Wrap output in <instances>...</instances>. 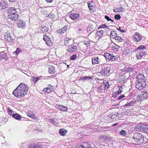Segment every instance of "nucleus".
<instances>
[{"label":"nucleus","instance_id":"nucleus-44","mask_svg":"<svg viewBox=\"0 0 148 148\" xmlns=\"http://www.w3.org/2000/svg\"><path fill=\"white\" fill-rule=\"evenodd\" d=\"M21 50L20 48H17L16 50L13 52V53L15 54V55L17 56L18 55Z\"/></svg>","mask_w":148,"mask_h":148},{"label":"nucleus","instance_id":"nucleus-25","mask_svg":"<svg viewBox=\"0 0 148 148\" xmlns=\"http://www.w3.org/2000/svg\"><path fill=\"white\" fill-rule=\"evenodd\" d=\"M72 41V40L71 38H65L64 39V45L65 46H67L68 45L70 44Z\"/></svg>","mask_w":148,"mask_h":148},{"label":"nucleus","instance_id":"nucleus-57","mask_svg":"<svg viewBox=\"0 0 148 148\" xmlns=\"http://www.w3.org/2000/svg\"><path fill=\"white\" fill-rule=\"evenodd\" d=\"M132 69L130 68H127V69H126V71L128 72H132Z\"/></svg>","mask_w":148,"mask_h":148},{"label":"nucleus","instance_id":"nucleus-15","mask_svg":"<svg viewBox=\"0 0 148 148\" xmlns=\"http://www.w3.org/2000/svg\"><path fill=\"white\" fill-rule=\"evenodd\" d=\"M88 6L90 11L94 12L95 10V3L92 1H89L88 3Z\"/></svg>","mask_w":148,"mask_h":148},{"label":"nucleus","instance_id":"nucleus-7","mask_svg":"<svg viewBox=\"0 0 148 148\" xmlns=\"http://www.w3.org/2000/svg\"><path fill=\"white\" fill-rule=\"evenodd\" d=\"M146 85L145 81L137 82L136 84V87L137 89L141 90L144 88Z\"/></svg>","mask_w":148,"mask_h":148},{"label":"nucleus","instance_id":"nucleus-47","mask_svg":"<svg viewBox=\"0 0 148 148\" xmlns=\"http://www.w3.org/2000/svg\"><path fill=\"white\" fill-rule=\"evenodd\" d=\"M110 85H109V83L108 82H106L105 84V86L104 87V89L107 90L109 88Z\"/></svg>","mask_w":148,"mask_h":148},{"label":"nucleus","instance_id":"nucleus-26","mask_svg":"<svg viewBox=\"0 0 148 148\" xmlns=\"http://www.w3.org/2000/svg\"><path fill=\"white\" fill-rule=\"evenodd\" d=\"M110 47L113 50L115 51H117L120 48V46L114 43H113L110 45Z\"/></svg>","mask_w":148,"mask_h":148},{"label":"nucleus","instance_id":"nucleus-49","mask_svg":"<svg viewBox=\"0 0 148 148\" xmlns=\"http://www.w3.org/2000/svg\"><path fill=\"white\" fill-rule=\"evenodd\" d=\"M60 107H61V110L62 111H67L68 108L66 107L63 106L62 105L60 106Z\"/></svg>","mask_w":148,"mask_h":148},{"label":"nucleus","instance_id":"nucleus-59","mask_svg":"<svg viewBox=\"0 0 148 148\" xmlns=\"http://www.w3.org/2000/svg\"><path fill=\"white\" fill-rule=\"evenodd\" d=\"M118 58V56H114V59H113V60H112V61L116 60Z\"/></svg>","mask_w":148,"mask_h":148},{"label":"nucleus","instance_id":"nucleus-12","mask_svg":"<svg viewBox=\"0 0 148 148\" xmlns=\"http://www.w3.org/2000/svg\"><path fill=\"white\" fill-rule=\"evenodd\" d=\"M48 87H46L43 89V91L45 92V93H49L53 92L54 90V88L53 86H51L50 84L48 85Z\"/></svg>","mask_w":148,"mask_h":148},{"label":"nucleus","instance_id":"nucleus-36","mask_svg":"<svg viewBox=\"0 0 148 148\" xmlns=\"http://www.w3.org/2000/svg\"><path fill=\"white\" fill-rule=\"evenodd\" d=\"M12 116L14 118L18 120L21 119V116L17 114H15L12 115Z\"/></svg>","mask_w":148,"mask_h":148},{"label":"nucleus","instance_id":"nucleus-35","mask_svg":"<svg viewBox=\"0 0 148 148\" xmlns=\"http://www.w3.org/2000/svg\"><path fill=\"white\" fill-rule=\"evenodd\" d=\"M130 52V51L128 48L126 47L124 49L123 51V54L124 55H127L129 54Z\"/></svg>","mask_w":148,"mask_h":148},{"label":"nucleus","instance_id":"nucleus-38","mask_svg":"<svg viewBox=\"0 0 148 148\" xmlns=\"http://www.w3.org/2000/svg\"><path fill=\"white\" fill-rule=\"evenodd\" d=\"M117 35L116 32L114 31H112L111 32L110 34V37L112 38H114Z\"/></svg>","mask_w":148,"mask_h":148},{"label":"nucleus","instance_id":"nucleus-42","mask_svg":"<svg viewBox=\"0 0 148 148\" xmlns=\"http://www.w3.org/2000/svg\"><path fill=\"white\" fill-rule=\"evenodd\" d=\"M119 134L123 136H125L127 134V133L124 130H122L120 132Z\"/></svg>","mask_w":148,"mask_h":148},{"label":"nucleus","instance_id":"nucleus-13","mask_svg":"<svg viewBox=\"0 0 148 148\" xmlns=\"http://www.w3.org/2000/svg\"><path fill=\"white\" fill-rule=\"evenodd\" d=\"M132 38L134 40L137 42L140 41L142 38L141 36L138 32H136L133 36Z\"/></svg>","mask_w":148,"mask_h":148},{"label":"nucleus","instance_id":"nucleus-9","mask_svg":"<svg viewBox=\"0 0 148 148\" xmlns=\"http://www.w3.org/2000/svg\"><path fill=\"white\" fill-rule=\"evenodd\" d=\"M8 59L6 53L4 51L1 52L0 53V61H1V62H3L6 61Z\"/></svg>","mask_w":148,"mask_h":148},{"label":"nucleus","instance_id":"nucleus-55","mask_svg":"<svg viewBox=\"0 0 148 148\" xmlns=\"http://www.w3.org/2000/svg\"><path fill=\"white\" fill-rule=\"evenodd\" d=\"M98 90L100 92H102L103 89L101 87H98Z\"/></svg>","mask_w":148,"mask_h":148},{"label":"nucleus","instance_id":"nucleus-28","mask_svg":"<svg viewBox=\"0 0 148 148\" xmlns=\"http://www.w3.org/2000/svg\"><path fill=\"white\" fill-rule=\"evenodd\" d=\"M40 77H34L33 76H31L30 81L33 84H35L38 81Z\"/></svg>","mask_w":148,"mask_h":148},{"label":"nucleus","instance_id":"nucleus-62","mask_svg":"<svg viewBox=\"0 0 148 148\" xmlns=\"http://www.w3.org/2000/svg\"><path fill=\"white\" fill-rule=\"evenodd\" d=\"M119 88V90H122V89H123V86H118Z\"/></svg>","mask_w":148,"mask_h":148},{"label":"nucleus","instance_id":"nucleus-52","mask_svg":"<svg viewBox=\"0 0 148 148\" xmlns=\"http://www.w3.org/2000/svg\"><path fill=\"white\" fill-rule=\"evenodd\" d=\"M105 18L107 19L108 21H111L112 22L113 21V20L110 18L108 16L105 15Z\"/></svg>","mask_w":148,"mask_h":148},{"label":"nucleus","instance_id":"nucleus-11","mask_svg":"<svg viewBox=\"0 0 148 148\" xmlns=\"http://www.w3.org/2000/svg\"><path fill=\"white\" fill-rule=\"evenodd\" d=\"M17 25L18 27L24 29L26 26V24L25 21L22 20H19L17 22Z\"/></svg>","mask_w":148,"mask_h":148},{"label":"nucleus","instance_id":"nucleus-19","mask_svg":"<svg viewBox=\"0 0 148 148\" xmlns=\"http://www.w3.org/2000/svg\"><path fill=\"white\" fill-rule=\"evenodd\" d=\"M68 48L69 51L71 52L76 51L78 50L77 46L74 45H69Z\"/></svg>","mask_w":148,"mask_h":148},{"label":"nucleus","instance_id":"nucleus-31","mask_svg":"<svg viewBox=\"0 0 148 148\" xmlns=\"http://www.w3.org/2000/svg\"><path fill=\"white\" fill-rule=\"evenodd\" d=\"M146 47L143 45H141L139 46L135 50V52H141V51L145 49Z\"/></svg>","mask_w":148,"mask_h":148},{"label":"nucleus","instance_id":"nucleus-24","mask_svg":"<svg viewBox=\"0 0 148 148\" xmlns=\"http://www.w3.org/2000/svg\"><path fill=\"white\" fill-rule=\"evenodd\" d=\"M145 77L144 75L142 74H140L138 75L137 78V82L145 81Z\"/></svg>","mask_w":148,"mask_h":148},{"label":"nucleus","instance_id":"nucleus-2","mask_svg":"<svg viewBox=\"0 0 148 148\" xmlns=\"http://www.w3.org/2000/svg\"><path fill=\"white\" fill-rule=\"evenodd\" d=\"M8 18L11 20L16 21L19 18L18 13L14 7H10L7 10Z\"/></svg>","mask_w":148,"mask_h":148},{"label":"nucleus","instance_id":"nucleus-10","mask_svg":"<svg viewBox=\"0 0 148 148\" xmlns=\"http://www.w3.org/2000/svg\"><path fill=\"white\" fill-rule=\"evenodd\" d=\"M28 147V148H43V145L40 143H32L29 145Z\"/></svg>","mask_w":148,"mask_h":148},{"label":"nucleus","instance_id":"nucleus-43","mask_svg":"<svg viewBox=\"0 0 148 148\" xmlns=\"http://www.w3.org/2000/svg\"><path fill=\"white\" fill-rule=\"evenodd\" d=\"M46 44L48 46L51 47L53 45V42L51 40V39L48 40V41L46 42Z\"/></svg>","mask_w":148,"mask_h":148},{"label":"nucleus","instance_id":"nucleus-17","mask_svg":"<svg viewBox=\"0 0 148 148\" xmlns=\"http://www.w3.org/2000/svg\"><path fill=\"white\" fill-rule=\"evenodd\" d=\"M49 72L51 74H54L56 75L57 74L56 69L54 66L52 65H51L49 66Z\"/></svg>","mask_w":148,"mask_h":148},{"label":"nucleus","instance_id":"nucleus-29","mask_svg":"<svg viewBox=\"0 0 148 148\" xmlns=\"http://www.w3.org/2000/svg\"><path fill=\"white\" fill-rule=\"evenodd\" d=\"M67 132L68 131L65 129L62 128L60 130L59 133L61 136H64L66 134Z\"/></svg>","mask_w":148,"mask_h":148},{"label":"nucleus","instance_id":"nucleus-6","mask_svg":"<svg viewBox=\"0 0 148 148\" xmlns=\"http://www.w3.org/2000/svg\"><path fill=\"white\" fill-rule=\"evenodd\" d=\"M4 39L7 42H11L13 40L10 31L7 30L4 34Z\"/></svg>","mask_w":148,"mask_h":148},{"label":"nucleus","instance_id":"nucleus-27","mask_svg":"<svg viewBox=\"0 0 148 148\" xmlns=\"http://www.w3.org/2000/svg\"><path fill=\"white\" fill-rule=\"evenodd\" d=\"M67 29V26H64V27L58 30L57 32L60 34H62L65 32Z\"/></svg>","mask_w":148,"mask_h":148},{"label":"nucleus","instance_id":"nucleus-53","mask_svg":"<svg viewBox=\"0 0 148 148\" xmlns=\"http://www.w3.org/2000/svg\"><path fill=\"white\" fill-rule=\"evenodd\" d=\"M7 111L9 114L12 115V114L13 113V112L12 110H10L9 108H7Z\"/></svg>","mask_w":148,"mask_h":148},{"label":"nucleus","instance_id":"nucleus-5","mask_svg":"<svg viewBox=\"0 0 148 148\" xmlns=\"http://www.w3.org/2000/svg\"><path fill=\"white\" fill-rule=\"evenodd\" d=\"M136 54L137 58L138 59H140L144 58L146 56H148L147 51L144 52H135Z\"/></svg>","mask_w":148,"mask_h":148},{"label":"nucleus","instance_id":"nucleus-18","mask_svg":"<svg viewBox=\"0 0 148 148\" xmlns=\"http://www.w3.org/2000/svg\"><path fill=\"white\" fill-rule=\"evenodd\" d=\"M141 93L142 95H140L142 98L141 100H145L148 98V93L147 91L144 90L141 92Z\"/></svg>","mask_w":148,"mask_h":148},{"label":"nucleus","instance_id":"nucleus-33","mask_svg":"<svg viewBox=\"0 0 148 148\" xmlns=\"http://www.w3.org/2000/svg\"><path fill=\"white\" fill-rule=\"evenodd\" d=\"M122 92L121 90H119L118 91L114 92L113 94V96L114 98H116Z\"/></svg>","mask_w":148,"mask_h":148},{"label":"nucleus","instance_id":"nucleus-54","mask_svg":"<svg viewBox=\"0 0 148 148\" xmlns=\"http://www.w3.org/2000/svg\"><path fill=\"white\" fill-rule=\"evenodd\" d=\"M125 96L124 95H120L119 97L118 98V100H120L122 98L124 97Z\"/></svg>","mask_w":148,"mask_h":148},{"label":"nucleus","instance_id":"nucleus-40","mask_svg":"<svg viewBox=\"0 0 148 148\" xmlns=\"http://www.w3.org/2000/svg\"><path fill=\"white\" fill-rule=\"evenodd\" d=\"M123 9L121 7L116 8L114 10V11L115 12H123Z\"/></svg>","mask_w":148,"mask_h":148},{"label":"nucleus","instance_id":"nucleus-64","mask_svg":"<svg viewBox=\"0 0 148 148\" xmlns=\"http://www.w3.org/2000/svg\"><path fill=\"white\" fill-rule=\"evenodd\" d=\"M146 71L147 73H148V67L146 69Z\"/></svg>","mask_w":148,"mask_h":148},{"label":"nucleus","instance_id":"nucleus-1","mask_svg":"<svg viewBox=\"0 0 148 148\" xmlns=\"http://www.w3.org/2000/svg\"><path fill=\"white\" fill-rule=\"evenodd\" d=\"M29 89L27 84L23 83H21L15 89L12 94L15 97L18 98H22L26 96Z\"/></svg>","mask_w":148,"mask_h":148},{"label":"nucleus","instance_id":"nucleus-30","mask_svg":"<svg viewBox=\"0 0 148 148\" xmlns=\"http://www.w3.org/2000/svg\"><path fill=\"white\" fill-rule=\"evenodd\" d=\"M107 137L105 136L101 135L99 137V141L100 142H104L107 139Z\"/></svg>","mask_w":148,"mask_h":148},{"label":"nucleus","instance_id":"nucleus-8","mask_svg":"<svg viewBox=\"0 0 148 148\" xmlns=\"http://www.w3.org/2000/svg\"><path fill=\"white\" fill-rule=\"evenodd\" d=\"M69 15V18L73 20H76L80 17L79 14L75 12H70Z\"/></svg>","mask_w":148,"mask_h":148},{"label":"nucleus","instance_id":"nucleus-41","mask_svg":"<svg viewBox=\"0 0 148 148\" xmlns=\"http://www.w3.org/2000/svg\"><path fill=\"white\" fill-rule=\"evenodd\" d=\"M106 28L108 29H109V27L107 26L106 24H102L100 26L98 27V29H100L101 28Z\"/></svg>","mask_w":148,"mask_h":148},{"label":"nucleus","instance_id":"nucleus-22","mask_svg":"<svg viewBox=\"0 0 148 148\" xmlns=\"http://www.w3.org/2000/svg\"><path fill=\"white\" fill-rule=\"evenodd\" d=\"M103 33V30L97 31L95 35L96 38L98 40L102 36Z\"/></svg>","mask_w":148,"mask_h":148},{"label":"nucleus","instance_id":"nucleus-46","mask_svg":"<svg viewBox=\"0 0 148 148\" xmlns=\"http://www.w3.org/2000/svg\"><path fill=\"white\" fill-rule=\"evenodd\" d=\"M50 39L51 38L49 37H48L47 35H44L43 39L46 42H47L48 41V40H49V39Z\"/></svg>","mask_w":148,"mask_h":148},{"label":"nucleus","instance_id":"nucleus-50","mask_svg":"<svg viewBox=\"0 0 148 148\" xmlns=\"http://www.w3.org/2000/svg\"><path fill=\"white\" fill-rule=\"evenodd\" d=\"M114 18L116 20H119L121 18V16L119 14H116L114 16Z\"/></svg>","mask_w":148,"mask_h":148},{"label":"nucleus","instance_id":"nucleus-58","mask_svg":"<svg viewBox=\"0 0 148 148\" xmlns=\"http://www.w3.org/2000/svg\"><path fill=\"white\" fill-rule=\"evenodd\" d=\"M118 30L120 32H125L126 31L123 29H121V27H119V28L118 29Z\"/></svg>","mask_w":148,"mask_h":148},{"label":"nucleus","instance_id":"nucleus-63","mask_svg":"<svg viewBox=\"0 0 148 148\" xmlns=\"http://www.w3.org/2000/svg\"><path fill=\"white\" fill-rule=\"evenodd\" d=\"M124 107H127V106H129L128 103L127 104H125L124 105Z\"/></svg>","mask_w":148,"mask_h":148},{"label":"nucleus","instance_id":"nucleus-4","mask_svg":"<svg viewBox=\"0 0 148 148\" xmlns=\"http://www.w3.org/2000/svg\"><path fill=\"white\" fill-rule=\"evenodd\" d=\"M110 71V68L107 67H103L102 68L101 71L100 72L98 73L99 75L100 74L101 77H103L105 76L106 75L108 74Z\"/></svg>","mask_w":148,"mask_h":148},{"label":"nucleus","instance_id":"nucleus-3","mask_svg":"<svg viewBox=\"0 0 148 148\" xmlns=\"http://www.w3.org/2000/svg\"><path fill=\"white\" fill-rule=\"evenodd\" d=\"M134 129L138 131H148V125L143 124L140 123L136 125L134 127Z\"/></svg>","mask_w":148,"mask_h":148},{"label":"nucleus","instance_id":"nucleus-32","mask_svg":"<svg viewBox=\"0 0 148 148\" xmlns=\"http://www.w3.org/2000/svg\"><path fill=\"white\" fill-rule=\"evenodd\" d=\"M82 42L83 44L86 46V48L85 49H87L88 47L90 46L91 43L90 41L89 40H84Z\"/></svg>","mask_w":148,"mask_h":148},{"label":"nucleus","instance_id":"nucleus-45","mask_svg":"<svg viewBox=\"0 0 148 148\" xmlns=\"http://www.w3.org/2000/svg\"><path fill=\"white\" fill-rule=\"evenodd\" d=\"M110 121H113L115 120L116 118V115L115 114H113L111 115L110 116Z\"/></svg>","mask_w":148,"mask_h":148},{"label":"nucleus","instance_id":"nucleus-23","mask_svg":"<svg viewBox=\"0 0 148 148\" xmlns=\"http://www.w3.org/2000/svg\"><path fill=\"white\" fill-rule=\"evenodd\" d=\"M78 148H92L91 145L86 142L84 143L82 145L79 146Z\"/></svg>","mask_w":148,"mask_h":148},{"label":"nucleus","instance_id":"nucleus-21","mask_svg":"<svg viewBox=\"0 0 148 148\" xmlns=\"http://www.w3.org/2000/svg\"><path fill=\"white\" fill-rule=\"evenodd\" d=\"M92 61V64H99L100 62V59L98 57H93Z\"/></svg>","mask_w":148,"mask_h":148},{"label":"nucleus","instance_id":"nucleus-34","mask_svg":"<svg viewBox=\"0 0 148 148\" xmlns=\"http://www.w3.org/2000/svg\"><path fill=\"white\" fill-rule=\"evenodd\" d=\"M92 78L90 77L89 76H84L82 77H80L79 80H81L83 81L87 80H90V79H92Z\"/></svg>","mask_w":148,"mask_h":148},{"label":"nucleus","instance_id":"nucleus-37","mask_svg":"<svg viewBox=\"0 0 148 148\" xmlns=\"http://www.w3.org/2000/svg\"><path fill=\"white\" fill-rule=\"evenodd\" d=\"M27 115L29 117L31 118H33L35 116V114L34 113V112L32 111H29L27 113Z\"/></svg>","mask_w":148,"mask_h":148},{"label":"nucleus","instance_id":"nucleus-51","mask_svg":"<svg viewBox=\"0 0 148 148\" xmlns=\"http://www.w3.org/2000/svg\"><path fill=\"white\" fill-rule=\"evenodd\" d=\"M135 103V102L134 101H132L128 103L129 106H132Z\"/></svg>","mask_w":148,"mask_h":148},{"label":"nucleus","instance_id":"nucleus-16","mask_svg":"<svg viewBox=\"0 0 148 148\" xmlns=\"http://www.w3.org/2000/svg\"><path fill=\"white\" fill-rule=\"evenodd\" d=\"M142 138V135L140 133H135L133 138L136 142H138Z\"/></svg>","mask_w":148,"mask_h":148},{"label":"nucleus","instance_id":"nucleus-20","mask_svg":"<svg viewBox=\"0 0 148 148\" xmlns=\"http://www.w3.org/2000/svg\"><path fill=\"white\" fill-rule=\"evenodd\" d=\"M104 56L106 59H107L109 60H112V61L114 58V56L113 54H110L108 53H105Z\"/></svg>","mask_w":148,"mask_h":148},{"label":"nucleus","instance_id":"nucleus-39","mask_svg":"<svg viewBox=\"0 0 148 148\" xmlns=\"http://www.w3.org/2000/svg\"><path fill=\"white\" fill-rule=\"evenodd\" d=\"M114 39H115L117 41V42H121L123 40V39L121 37L118 36L117 35L116 36Z\"/></svg>","mask_w":148,"mask_h":148},{"label":"nucleus","instance_id":"nucleus-61","mask_svg":"<svg viewBox=\"0 0 148 148\" xmlns=\"http://www.w3.org/2000/svg\"><path fill=\"white\" fill-rule=\"evenodd\" d=\"M47 2V3H51L52 2L53 0H45Z\"/></svg>","mask_w":148,"mask_h":148},{"label":"nucleus","instance_id":"nucleus-48","mask_svg":"<svg viewBox=\"0 0 148 148\" xmlns=\"http://www.w3.org/2000/svg\"><path fill=\"white\" fill-rule=\"evenodd\" d=\"M77 57L76 54H74L70 58V59L71 60H74Z\"/></svg>","mask_w":148,"mask_h":148},{"label":"nucleus","instance_id":"nucleus-60","mask_svg":"<svg viewBox=\"0 0 148 148\" xmlns=\"http://www.w3.org/2000/svg\"><path fill=\"white\" fill-rule=\"evenodd\" d=\"M41 30L43 32H46L47 31V30L44 27H42L41 29Z\"/></svg>","mask_w":148,"mask_h":148},{"label":"nucleus","instance_id":"nucleus-14","mask_svg":"<svg viewBox=\"0 0 148 148\" xmlns=\"http://www.w3.org/2000/svg\"><path fill=\"white\" fill-rule=\"evenodd\" d=\"M8 2L3 0H0V10L5 9L8 8Z\"/></svg>","mask_w":148,"mask_h":148},{"label":"nucleus","instance_id":"nucleus-56","mask_svg":"<svg viewBox=\"0 0 148 148\" xmlns=\"http://www.w3.org/2000/svg\"><path fill=\"white\" fill-rule=\"evenodd\" d=\"M32 118L36 121H39L40 119V118L39 117H34L33 118Z\"/></svg>","mask_w":148,"mask_h":148}]
</instances>
